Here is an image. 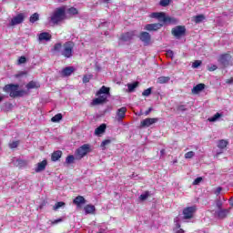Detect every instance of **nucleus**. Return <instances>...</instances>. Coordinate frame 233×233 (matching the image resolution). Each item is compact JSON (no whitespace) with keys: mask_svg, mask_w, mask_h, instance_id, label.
<instances>
[{"mask_svg":"<svg viewBox=\"0 0 233 233\" xmlns=\"http://www.w3.org/2000/svg\"><path fill=\"white\" fill-rule=\"evenodd\" d=\"M60 157H63V151L61 150L54 151L51 154V161H53L54 163H56V161H59Z\"/></svg>","mask_w":233,"mask_h":233,"instance_id":"nucleus-19","label":"nucleus"},{"mask_svg":"<svg viewBox=\"0 0 233 233\" xmlns=\"http://www.w3.org/2000/svg\"><path fill=\"white\" fill-rule=\"evenodd\" d=\"M196 206L185 208L182 211L184 219H192L194 218V213L196 212Z\"/></svg>","mask_w":233,"mask_h":233,"instance_id":"nucleus-7","label":"nucleus"},{"mask_svg":"<svg viewBox=\"0 0 233 233\" xmlns=\"http://www.w3.org/2000/svg\"><path fill=\"white\" fill-rule=\"evenodd\" d=\"M150 112H152V107H149L147 110H146L145 116H148V114H150Z\"/></svg>","mask_w":233,"mask_h":233,"instance_id":"nucleus-55","label":"nucleus"},{"mask_svg":"<svg viewBox=\"0 0 233 233\" xmlns=\"http://www.w3.org/2000/svg\"><path fill=\"white\" fill-rule=\"evenodd\" d=\"M203 90H205V84L200 83V84H198L197 86H195L192 88V93L193 94H199V92H203Z\"/></svg>","mask_w":233,"mask_h":233,"instance_id":"nucleus-21","label":"nucleus"},{"mask_svg":"<svg viewBox=\"0 0 233 233\" xmlns=\"http://www.w3.org/2000/svg\"><path fill=\"white\" fill-rule=\"evenodd\" d=\"M18 165H20L21 167H25L26 165V160H23V159H18L17 160Z\"/></svg>","mask_w":233,"mask_h":233,"instance_id":"nucleus-51","label":"nucleus"},{"mask_svg":"<svg viewBox=\"0 0 233 233\" xmlns=\"http://www.w3.org/2000/svg\"><path fill=\"white\" fill-rule=\"evenodd\" d=\"M103 1H104V3L108 4V3H110L112 0H103Z\"/></svg>","mask_w":233,"mask_h":233,"instance_id":"nucleus-57","label":"nucleus"},{"mask_svg":"<svg viewBox=\"0 0 233 233\" xmlns=\"http://www.w3.org/2000/svg\"><path fill=\"white\" fill-rule=\"evenodd\" d=\"M198 66H201V60H196L195 62H193L192 64L193 68H198Z\"/></svg>","mask_w":233,"mask_h":233,"instance_id":"nucleus-43","label":"nucleus"},{"mask_svg":"<svg viewBox=\"0 0 233 233\" xmlns=\"http://www.w3.org/2000/svg\"><path fill=\"white\" fill-rule=\"evenodd\" d=\"M74 46H76V44L72 41H67L64 45L56 43L53 46L52 51L60 54L66 59H70V57L74 56Z\"/></svg>","mask_w":233,"mask_h":233,"instance_id":"nucleus-1","label":"nucleus"},{"mask_svg":"<svg viewBox=\"0 0 233 233\" xmlns=\"http://www.w3.org/2000/svg\"><path fill=\"white\" fill-rule=\"evenodd\" d=\"M228 214H230V210H228V209H219L218 211V217L220 219H225V218H227V216H228Z\"/></svg>","mask_w":233,"mask_h":233,"instance_id":"nucleus-25","label":"nucleus"},{"mask_svg":"<svg viewBox=\"0 0 233 233\" xmlns=\"http://www.w3.org/2000/svg\"><path fill=\"white\" fill-rule=\"evenodd\" d=\"M67 14H69L70 15H77V14H79V11L76 7H70L67 9Z\"/></svg>","mask_w":233,"mask_h":233,"instance_id":"nucleus-34","label":"nucleus"},{"mask_svg":"<svg viewBox=\"0 0 233 233\" xmlns=\"http://www.w3.org/2000/svg\"><path fill=\"white\" fill-rule=\"evenodd\" d=\"M74 205H76V207H81V205H85L86 203V199L83 196H77L73 200Z\"/></svg>","mask_w":233,"mask_h":233,"instance_id":"nucleus-20","label":"nucleus"},{"mask_svg":"<svg viewBox=\"0 0 233 233\" xmlns=\"http://www.w3.org/2000/svg\"><path fill=\"white\" fill-rule=\"evenodd\" d=\"M139 39L140 41H142V43H144V46H148V45H150V43H152V36L150 35V33L148 32H141L139 35Z\"/></svg>","mask_w":233,"mask_h":233,"instance_id":"nucleus-8","label":"nucleus"},{"mask_svg":"<svg viewBox=\"0 0 233 233\" xmlns=\"http://www.w3.org/2000/svg\"><path fill=\"white\" fill-rule=\"evenodd\" d=\"M65 202L60 201V202H56L55 204V206L53 207V210H59V208H61V207H65Z\"/></svg>","mask_w":233,"mask_h":233,"instance_id":"nucleus-38","label":"nucleus"},{"mask_svg":"<svg viewBox=\"0 0 233 233\" xmlns=\"http://www.w3.org/2000/svg\"><path fill=\"white\" fill-rule=\"evenodd\" d=\"M74 161H76V157H74V155H69L66 158V163L67 165H72V163H74Z\"/></svg>","mask_w":233,"mask_h":233,"instance_id":"nucleus-35","label":"nucleus"},{"mask_svg":"<svg viewBox=\"0 0 233 233\" xmlns=\"http://www.w3.org/2000/svg\"><path fill=\"white\" fill-rule=\"evenodd\" d=\"M177 163V159L173 160V165H176Z\"/></svg>","mask_w":233,"mask_h":233,"instance_id":"nucleus-59","label":"nucleus"},{"mask_svg":"<svg viewBox=\"0 0 233 233\" xmlns=\"http://www.w3.org/2000/svg\"><path fill=\"white\" fill-rule=\"evenodd\" d=\"M208 70L209 72H214V71L218 70V66H216V65H211V66H209V67L208 68Z\"/></svg>","mask_w":233,"mask_h":233,"instance_id":"nucleus-49","label":"nucleus"},{"mask_svg":"<svg viewBox=\"0 0 233 233\" xmlns=\"http://www.w3.org/2000/svg\"><path fill=\"white\" fill-rule=\"evenodd\" d=\"M90 152H92V147H90V144H84L76 150V159H83V157L90 154Z\"/></svg>","mask_w":233,"mask_h":233,"instance_id":"nucleus-5","label":"nucleus"},{"mask_svg":"<svg viewBox=\"0 0 233 233\" xmlns=\"http://www.w3.org/2000/svg\"><path fill=\"white\" fill-rule=\"evenodd\" d=\"M25 87L27 88V90H32L33 88H40L41 85L39 83L32 80L29 83H27Z\"/></svg>","mask_w":233,"mask_h":233,"instance_id":"nucleus-23","label":"nucleus"},{"mask_svg":"<svg viewBox=\"0 0 233 233\" xmlns=\"http://www.w3.org/2000/svg\"><path fill=\"white\" fill-rule=\"evenodd\" d=\"M52 40V35L48 32H43L38 35V41H51Z\"/></svg>","mask_w":233,"mask_h":233,"instance_id":"nucleus-17","label":"nucleus"},{"mask_svg":"<svg viewBox=\"0 0 233 233\" xmlns=\"http://www.w3.org/2000/svg\"><path fill=\"white\" fill-rule=\"evenodd\" d=\"M110 143H112V140H110V139H105V140L102 141L100 147H101L102 148H105V147L110 145Z\"/></svg>","mask_w":233,"mask_h":233,"instance_id":"nucleus-41","label":"nucleus"},{"mask_svg":"<svg viewBox=\"0 0 233 233\" xmlns=\"http://www.w3.org/2000/svg\"><path fill=\"white\" fill-rule=\"evenodd\" d=\"M217 207L218 210H221V207H223V204L221 203V201L217 202Z\"/></svg>","mask_w":233,"mask_h":233,"instance_id":"nucleus-53","label":"nucleus"},{"mask_svg":"<svg viewBox=\"0 0 233 233\" xmlns=\"http://www.w3.org/2000/svg\"><path fill=\"white\" fill-rule=\"evenodd\" d=\"M160 28H163V24L155 23L145 25V30H147V32H157Z\"/></svg>","mask_w":233,"mask_h":233,"instance_id":"nucleus-13","label":"nucleus"},{"mask_svg":"<svg viewBox=\"0 0 233 233\" xmlns=\"http://www.w3.org/2000/svg\"><path fill=\"white\" fill-rule=\"evenodd\" d=\"M205 19H206L205 15H198L194 16V21L197 25L199 23H203V21H205Z\"/></svg>","mask_w":233,"mask_h":233,"instance_id":"nucleus-29","label":"nucleus"},{"mask_svg":"<svg viewBox=\"0 0 233 233\" xmlns=\"http://www.w3.org/2000/svg\"><path fill=\"white\" fill-rule=\"evenodd\" d=\"M48 165V160L44 159L41 162L37 163L35 168V172L36 174H39V172H43L45 170H46V166Z\"/></svg>","mask_w":233,"mask_h":233,"instance_id":"nucleus-14","label":"nucleus"},{"mask_svg":"<svg viewBox=\"0 0 233 233\" xmlns=\"http://www.w3.org/2000/svg\"><path fill=\"white\" fill-rule=\"evenodd\" d=\"M222 190H223V187H217L216 190L214 191L215 196H219Z\"/></svg>","mask_w":233,"mask_h":233,"instance_id":"nucleus-48","label":"nucleus"},{"mask_svg":"<svg viewBox=\"0 0 233 233\" xmlns=\"http://www.w3.org/2000/svg\"><path fill=\"white\" fill-rule=\"evenodd\" d=\"M108 96H106V95H99L98 97L94 98L92 101V105L96 106V105H104V103H106V99Z\"/></svg>","mask_w":233,"mask_h":233,"instance_id":"nucleus-15","label":"nucleus"},{"mask_svg":"<svg viewBox=\"0 0 233 233\" xmlns=\"http://www.w3.org/2000/svg\"><path fill=\"white\" fill-rule=\"evenodd\" d=\"M230 59H232L230 54H223L219 56L218 62L222 66H228V65H230Z\"/></svg>","mask_w":233,"mask_h":233,"instance_id":"nucleus-12","label":"nucleus"},{"mask_svg":"<svg viewBox=\"0 0 233 233\" xmlns=\"http://www.w3.org/2000/svg\"><path fill=\"white\" fill-rule=\"evenodd\" d=\"M63 218H57L56 220H51V225H57V223H62Z\"/></svg>","mask_w":233,"mask_h":233,"instance_id":"nucleus-50","label":"nucleus"},{"mask_svg":"<svg viewBox=\"0 0 233 233\" xmlns=\"http://www.w3.org/2000/svg\"><path fill=\"white\" fill-rule=\"evenodd\" d=\"M61 119H63V115L61 113H58L51 118V121L53 123H59Z\"/></svg>","mask_w":233,"mask_h":233,"instance_id":"nucleus-30","label":"nucleus"},{"mask_svg":"<svg viewBox=\"0 0 233 233\" xmlns=\"http://www.w3.org/2000/svg\"><path fill=\"white\" fill-rule=\"evenodd\" d=\"M176 228H178V230H179V229L181 228V225L177 224V225L176 226Z\"/></svg>","mask_w":233,"mask_h":233,"instance_id":"nucleus-58","label":"nucleus"},{"mask_svg":"<svg viewBox=\"0 0 233 233\" xmlns=\"http://www.w3.org/2000/svg\"><path fill=\"white\" fill-rule=\"evenodd\" d=\"M219 117H221V114L220 113H217L213 116L209 117L208 119V121H209V123H214V122L218 121V119H219Z\"/></svg>","mask_w":233,"mask_h":233,"instance_id":"nucleus-32","label":"nucleus"},{"mask_svg":"<svg viewBox=\"0 0 233 233\" xmlns=\"http://www.w3.org/2000/svg\"><path fill=\"white\" fill-rule=\"evenodd\" d=\"M170 81V76H160L157 78V85H165Z\"/></svg>","mask_w":233,"mask_h":233,"instance_id":"nucleus-27","label":"nucleus"},{"mask_svg":"<svg viewBox=\"0 0 233 233\" xmlns=\"http://www.w3.org/2000/svg\"><path fill=\"white\" fill-rule=\"evenodd\" d=\"M157 121H159L157 117L146 118L140 122V127H142V128H148V127H152V125H155Z\"/></svg>","mask_w":233,"mask_h":233,"instance_id":"nucleus-11","label":"nucleus"},{"mask_svg":"<svg viewBox=\"0 0 233 233\" xmlns=\"http://www.w3.org/2000/svg\"><path fill=\"white\" fill-rule=\"evenodd\" d=\"M102 94H105L106 96H110V87H106V86H103L96 92V96H101Z\"/></svg>","mask_w":233,"mask_h":233,"instance_id":"nucleus-22","label":"nucleus"},{"mask_svg":"<svg viewBox=\"0 0 233 233\" xmlns=\"http://www.w3.org/2000/svg\"><path fill=\"white\" fill-rule=\"evenodd\" d=\"M66 19V9L65 6L58 7L51 15V22L53 25H59L61 21H65Z\"/></svg>","mask_w":233,"mask_h":233,"instance_id":"nucleus-3","label":"nucleus"},{"mask_svg":"<svg viewBox=\"0 0 233 233\" xmlns=\"http://www.w3.org/2000/svg\"><path fill=\"white\" fill-rule=\"evenodd\" d=\"M167 57H174V51L172 50H169L167 52Z\"/></svg>","mask_w":233,"mask_h":233,"instance_id":"nucleus-52","label":"nucleus"},{"mask_svg":"<svg viewBox=\"0 0 233 233\" xmlns=\"http://www.w3.org/2000/svg\"><path fill=\"white\" fill-rule=\"evenodd\" d=\"M10 148H17L19 147V141H13L9 144Z\"/></svg>","mask_w":233,"mask_h":233,"instance_id":"nucleus-45","label":"nucleus"},{"mask_svg":"<svg viewBox=\"0 0 233 233\" xmlns=\"http://www.w3.org/2000/svg\"><path fill=\"white\" fill-rule=\"evenodd\" d=\"M149 17H151V19H157L158 21H160L162 23H168L169 25L171 23H176V18L170 17V16H167V14H165L163 12L151 13Z\"/></svg>","mask_w":233,"mask_h":233,"instance_id":"nucleus-4","label":"nucleus"},{"mask_svg":"<svg viewBox=\"0 0 233 233\" xmlns=\"http://www.w3.org/2000/svg\"><path fill=\"white\" fill-rule=\"evenodd\" d=\"M171 34L172 35H174V37H177V39H179V37H183V35L187 34V28L185 27V25H177L172 28Z\"/></svg>","mask_w":233,"mask_h":233,"instance_id":"nucleus-6","label":"nucleus"},{"mask_svg":"<svg viewBox=\"0 0 233 233\" xmlns=\"http://www.w3.org/2000/svg\"><path fill=\"white\" fill-rule=\"evenodd\" d=\"M26 63V56H20L18 59V65H23Z\"/></svg>","mask_w":233,"mask_h":233,"instance_id":"nucleus-46","label":"nucleus"},{"mask_svg":"<svg viewBox=\"0 0 233 233\" xmlns=\"http://www.w3.org/2000/svg\"><path fill=\"white\" fill-rule=\"evenodd\" d=\"M127 116V107L123 106L117 109L116 111V119L118 121H122V119H125V116Z\"/></svg>","mask_w":233,"mask_h":233,"instance_id":"nucleus-16","label":"nucleus"},{"mask_svg":"<svg viewBox=\"0 0 233 233\" xmlns=\"http://www.w3.org/2000/svg\"><path fill=\"white\" fill-rule=\"evenodd\" d=\"M137 86H139V82H137V81H136L132 84H127L128 92H134V90H136V88H137Z\"/></svg>","mask_w":233,"mask_h":233,"instance_id":"nucleus-28","label":"nucleus"},{"mask_svg":"<svg viewBox=\"0 0 233 233\" xmlns=\"http://www.w3.org/2000/svg\"><path fill=\"white\" fill-rule=\"evenodd\" d=\"M106 130V124H102L95 129V134L96 136H99L101 134H105Z\"/></svg>","mask_w":233,"mask_h":233,"instance_id":"nucleus-24","label":"nucleus"},{"mask_svg":"<svg viewBox=\"0 0 233 233\" xmlns=\"http://www.w3.org/2000/svg\"><path fill=\"white\" fill-rule=\"evenodd\" d=\"M76 72V68L74 66H66L62 70V76L64 77H69L71 74H74Z\"/></svg>","mask_w":233,"mask_h":233,"instance_id":"nucleus-18","label":"nucleus"},{"mask_svg":"<svg viewBox=\"0 0 233 233\" xmlns=\"http://www.w3.org/2000/svg\"><path fill=\"white\" fill-rule=\"evenodd\" d=\"M159 5L160 6H168V5H170V0H160Z\"/></svg>","mask_w":233,"mask_h":233,"instance_id":"nucleus-42","label":"nucleus"},{"mask_svg":"<svg viewBox=\"0 0 233 233\" xmlns=\"http://www.w3.org/2000/svg\"><path fill=\"white\" fill-rule=\"evenodd\" d=\"M177 112H187V105H179L177 106Z\"/></svg>","mask_w":233,"mask_h":233,"instance_id":"nucleus-40","label":"nucleus"},{"mask_svg":"<svg viewBox=\"0 0 233 233\" xmlns=\"http://www.w3.org/2000/svg\"><path fill=\"white\" fill-rule=\"evenodd\" d=\"M30 23H35L36 21H39V14L35 13L33 14L29 18Z\"/></svg>","mask_w":233,"mask_h":233,"instance_id":"nucleus-36","label":"nucleus"},{"mask_svg":"<svg viewBox=\"0 0 233 233\" xmlns=\"http://www.w3.org/2000/svg\"><path fill=\"white\" fill-rule=\"evenodd\" d=\"M92 76H88V75H85L83 76V83H90V79H91Z\"/></svg>","mask_w":233,"mask_h":233,"instance_id":"nucleus-44","label":"nucleus"},{"mask_svg":"<svg viewBox=\"0 0 233 233\" xmlns=\"http://www.w3.org/2000/svg\"><path fill=\"white\" fill-rule=\"evenodd\" d=\"M136 37V31H128L120 35V41L127 43L128 41H132Z\"/></svg>","mask_w":233,"mask_h":233,"instance_id":"nucleus-10","label":"nucleus"},{"mask_svg":"<svg viewBox=\"0 0 233 233\" xmlns=\"http://www.w3.org/2000/svg\"><path fill=\"white\" fill-rule=\"evenodd\" d=\"M25 21V14L20 13L14 16L9 22V26H15L17 25H21Z\"/></svg>","mask_w":233,"mask_h":233,"instance_id":"nucleus-9","label":"nucleus"},{"mask_svg":"<svg viewBox=\"0 0 233 233\" xmlns=\"http://www.w3.org/2000/svg\"><path fill=\"white\" fill-rule=\"evenodd\" d=\"M150 94H152V87H149L142 92V96L144 97H148V96H150Z\"/></svg>","mask_w":233,"mask_h":233,"instance_id":"nucleus-39","label":"nucleus"},{"mask_svg":"<svg viewBox=\"0 0 233 233\" xmlns=\"http://www.w3.org/2000/svg\"><path fill=\"white\" fill-rule=\"evenodd\" d=\"M4 92L6 94H9L10 97H13L15 99V97H23L25 94H26V91L21 89L19 90V85L18 84H7L4 86Z\"/></svg>","mask_w":233,"mask_h":233,"instance_id":"nucleus-2","label":"nucleus"},{"mask_svg":"<svg viewBox=\"0 0 233 233\" xmlns=\"http://www.w3.org/2000/svg\"><path fill=\"white\" fill-rule=\"evenodd\" d=\"M228 146V141L225 140V139H221L218 141V148H227V147Z\"/></svg>","mask_w":233,"mask_h":233,"instance_id":"nucleus-31","label":"nucleus"},{"mask_svg":"<svg viewBox=\"0 0 233 233\" xmlns=\"http://www.w3.org/2000/svg\"><path fill=\"white\" fill-rule=\"evenodd\" d=\"M60 3H63V1H66V0H58Z\"/></svg>","mask_w":233,"mask_h":233,"instance_id":"nucleus-61","label":"nucleus"},{"mask_svg":"<svg viewBox=\"0 0 233 233\" xmlns=\"http://www.w3.org/2000/svg\"><path fill=\"white\" fill-rule=\"evenodd\" d=\"M203 181V177H198L193 181V185H199Z\"/></svg>","mask_w":233,"mask_h":233,"instance_id":"nucleus-47","label":"nucleus"},{"mask_svg":"<svg viewBox=\"0 0 233 233\" xmlns=\"http://www.w3.org/2000/svg\"><path fill=\"white\" fill-rule=\"evenodd\" d=\"M148 198H150V191H145L144 194L139 196L140 201H146V199H148Z\"/></svg>","mask_w":233,"mask_h":233,"instance_id":"nucleus-33","label":"nucleus"},{"mask_svg":"<svg viewBox=\"0 0 233 233\" xmlns=\"http://www.w3.org/2000/svg\"><path fill=\"white\" fill-rule=\"evenodd\" d=\"M196 156V153L194 151H188L184 155L185 159H192Z\"/></svg>","mask_w":233,"mask_h":233,"instance_id":"nucleus-37","label":"nucleus"},{"mask_svg":"<svg viewBox=\"0 0 233 233\" xmlns=\"http://www.w3.org/2000/svg\"><path fill=\"white\" fill-rule=\"evenodd\" d=\"M226 83H227V85H232V83H233V78L230 77L229 79H227V80H226Z\"/></svg>","mask_w":233,"mask_h":233,"instance_id":"nucleus-54","label":"nucleus"},{"mask_svg":"<svg viewBox=\"0 0 233 233\" xmlns=\"http://www.w3.org/2000/svg\"><path fill=\"white\" fill-rule=\"evenodd\" d=\"M84 210L86 214H94V212H96V206L88 204L85 206Z\"/></svg>","mask_w":233,"mask_h":233,"instance_id":"nucleus-26","label":"nucleus"},{"mask_svg":"<svg viewBox=\"0 0 233 233\" xmlns=\"http://www.w3.org/2000/svg\"><path fill=\"white\" fill-rule=\"evenodd\" d=\"M160 155H161V156H165V149H161V150H160Z\"/></svg>","mask_w":233,"mask_h":233,"instance_id":"nucleus-56","label":"nucleus"},{"mask_svg":"<svg viewBox=\"0 0 233 233\" xmlns=\"http://www.w3.org/2000/svg\"><path fill=\"white\" fill-rule=\"evenodd\" d=\"M3 99H4V97H3V96H0V103H1V101H3Z\"/></svg>","mask_w":233,"mask_h":233,"instance_id":"nucleus-60","label":"nucleus"}]
</instances>
